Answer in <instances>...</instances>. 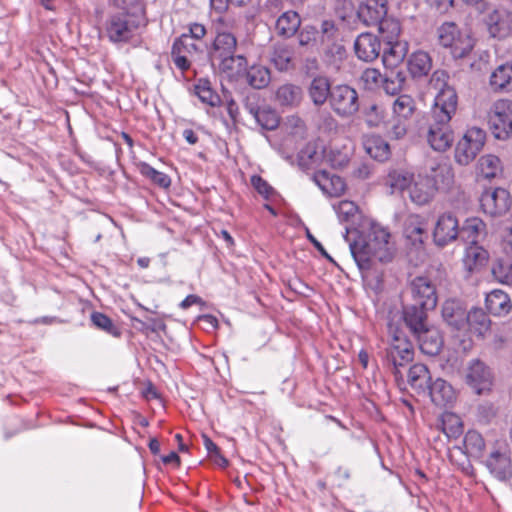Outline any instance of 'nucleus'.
<instances>
[{"label":"nucleus","mask_w":512,"mask_h":512,"mask_svg":"<svg viewBox=\"0 0 512 512\" xmlns=\"http://www.w3.org/2000/svg\"><path fill=\"white\" fill-rule=\"evenodd\" d=\"M361 83L367 90H375L382 83L383 78L379 70L367 68L361 75Z\"/></svg>","instance_id":"bf43d9fd"},{"label":"nucleus","mask_w":512,"mask_h":512,"mask_svg":"<svg viewBox=\"0 0 512 512\" xmlns=\"http://www.w3.org/2000/svg\"><path fill=\"white\" fill-rule=\"evenodd\" d=\"M449 76L443 70H437L430 79L431 86L437 90L434 104L431 108V119L451 121L458 106V96L455 89L447 84Z\"/></svg>","instance_id":"f03ea898"},{"label":"nucleus","mask_w":512,"mask_h":512,"mask_svg":"<svg viewBox=\"0 0 512 512\" xmlns=\"http://www.w3.org/2000/svg\"><path fill=\"white\" fill-rule=\"evenodd\" d=\"M465 309L457 300H447L442 307V317L444 321L454 329L461 331L465 329Z\"/></svg>","instance_id":"c85d7f7f"},{"label":"nucleus","mask_w":512,"mask_h":512,"mask_svg":"<svg viewBox=\"0 0 512 512\" xmlns=\"http://www.w3.org/2000/svg\"><path fill=\"white\" fill-rule=\"evenodd\" d=\"M414 175L404 170H393L386 178V185L390 187L391 193L409 190Z\"/></svg>","instance_id":"37998d69"},{"label":"nucleus","mask_w":512,"mask_h":512,"mask_svg":"<svg viewBox=\"0 0 512 512\" xmlns=\"http://www.w3.org/2000/svg\"><path fill=\"white\" fill-rule=\"evenodd\" d=\"M432 68V61L427 52L416 51L408 60V70L415 78L426 76Z\"/></svg>","instance_id":"4c0bfd02"},{"label":"nucleus","mask_w":512,"mask_h":512,"mask_svg":"<svg viewBox=\"0 0 512 512\" xmlns=\"http://www.w3.org/2000/svg\"><path fill=\"white\" fill-rule=\"evenodd\" d=\"M500 238L505 252L512 255V223L506 224L501 228Z\"/></svg>","instance_id":"774afa93"},{"label":"nucleus","mask_w":512,"mask_h":512,"mask_svg":"<svg viewBox=\"0 0 512 512\" xmlns=\"http://www.w3.org/2000/svg\"><path fill=\"white\" fill-rule=\"evenodd\" d=\"M364 149L367 154L377 161H385L389 158V144L379 136H369L364 140Z\"/></svg>","instance_id":"ea45409f"},{"label":"nucleus","mask_w":512,"mask_h":512,"mask_svg":"<svg viewBox=\"0 0 512 512\" xmlns=\"http://www.w3.org/2000/svg\"><path fill=\"white\" fill-rule=\"evenodd\" d=\"M378 29L386 43L392 41H400L398 38L401 28L400 23L397 20L385 17L378 24Z\"/></svg>","instance_id":"603ef678"},{"label":"nucleus","mask_w":512,"mask_h":512,"mask_svg":"<svg viewBox=\"0 0 512 512\" xmlns=\"http://www.w3.org/2000/svg\"><path fill=\"white\" fill-rule=\"evenodd\" d=\"M195 94L201 102L209 106H216L219 102L218 95L212 90L210 82L206 79L198 80L195 85Z\"/></svg>","instance_id":"864d4df0"},{"label":"nucleus","mask_w":512,"mask_h":512,"mask_svg":"<svg viewBox=\"0 0 512 512\" xmlns=\"http://www.w3.org/2000/svg\"><path fill=\"white\" fill-rule=\"evenodd\" d=\"M286 127L292 136L300 139H303L307 132L304 121L298 116L288 117L286 120Z\"/></svg>","instance_id":"680f3d73"},{"label":"nucleus","mask_w":512,"mask_h":512,"mask_svg":"<svg viewBox=\"0 0 512 512\" xmlns=\"http://www.w3.org/2000/svg\"><path fill=\"white\" fill-rule=\"evenodd\" d=\"M387 133L391 138L401 139L407 133V120L395 117L393 115L392 120L387 124Z\"/></svg>","instance_id":"052dcab7"},{"label":"nucleus","mask_w":512,"mask_h":512,"mask_svg":"<svg viewBox=\"0 0 512 512\" xmlns=\"http://www.w3.org/2000/svg\"><path fill=\"white\" fill-rule=\"evenodd\" d=\"M333 208L340 222L353 224L355 220L359 217L358 207L352 201H340L338 204H334Z\"/></svg>","instance_id":"09e8293b"},{"label":"nucleus","mask_w":512,"mask_h":512,"mask_svg":"<svg viewBox=\"0 0 512 512\" xmlns=\"http://www.w3.org/2000/svg\"><path fill=\"white\" fill-rule=\"evenodd\" d=\"M349 248L364 284L373 291L380 290L383 271L377 263L391 262L396 251L389 231L377 223H371L357 240L349 243Z\"/></svg>","instance_id":"f257e3e1"},{"label":"nucleus","mask_w":512,"mask_h":512,"mask_svg":"<svg viewBox=\"0 0 512 512\" xmlns=\"http://www.w3.org/2000/svg\"><path fill=\"white\" fill-rule=\"evenodd\" d=\"M244 77L246 82L255 89L265 88L271 81L270 70L262 65L247 67Z\"/></svg>","instance_id":"a19ab883"},{"label":"nucleus","mask_w":512,"mask_h":512,"mask_svg":"<svg viewBox=\"0 0 512 512\" xmlns=\"http://www.w3.org/2000/svg\"><path fill=\"white\" fill-rule=\"evenodd\" d=\"M383 51L382 62L386 68L393 70L404 60L408 45L405 41H392L386 43Z\"/></svg>","instance_id":"473e14b6"},{"label":"nucleus","mask_w":512,"mask_h":512,"mask_svg":"<svg viewBox=\"0 0 512 512\" xmlns=\"http://www.w3.org/2000/svg\"><path fill=\"white\" fill-rule=\"evenodd\" d=\"M486 308L495 316L507 315L512 309V302L507 293L495 289L486 295Z\"/></svg>","instance_id":"c756f323"},{"label":"nucleus","mask_w":512,"mask_h":512,"mask_svg":"<svg viewBox=\"0 0 512 512\" xmlns=\"http://www.w3.org/2000/svg\"><path fill=\"white\" fill-rule=\"evenodd\" d=\"M431 376L423 364H414L408 372V383L417 393L425 394L430 384Z\"/></svg>","instance_id":"c9c22d12"},{"label":"nucleus","mask_w":512,"mask_h":512,"mask_svg":"<svg viewBox=\"0 0 512 512\" xmlns=\"http://www.w3.org/2000/svg\"><path fill=\"white\" fill-rule=\"evenodd\" d=\"M317 30L313 26H305L299 33L298 40L301 46H308L315 42Z\"/></svg>","instance_id":"338daca9"},{"label":"nucleus","mask_w":512,"mask_h":512,"mask_svg":"<svg viewBox=\"0 0 512 512\" xmlns=\"http://www.w3.org/2000/svg\"><path fill=\"white\" fill-rule=\"evenodd\" d=\"M483 212L491 217L505 214L511 205L509 192L504 188L485 190L480 199Z\"/></svg>","instance_id":"9b49d317"},{"label":"nucleus","mask_w":512,"mask_h":512,"mask_svg":"<svg viewBox=\"0 0 512 512\" xmlns=\"http://www.w3.org/2000/svg\"><path fill=\"white\" fill-rule=\"evenodd\" d=\"M388 357L396 371L399 367L405 366L411 362L414 357L411 342L405 336L395 333L388 350Z\"/></svg>","instance_id":"ddd939ff"},{"label":"nucleus","mask_w":512,"mask_h":512,"mask_svg":"<svg viewBox=\"0 0 512 512\" xmlns=\"http://www.w3.org/2000/svg\"><path fill=\"white\" fill-rule=\"evenodd\" d=\"M492 275L498 282L512 285V261L497 260L492 266Z\"/></svg>","instance_id":"3c124183"},{"label":"nucleus","mask_w":512,"mask_h":512,"mask_svg":"<svg viewBox=\"0 0 512 512\" xmlns=\"http://www.w3.org/2000/svg\"><path fill=\"white\" fill-rule=\"evenodd\" d=\"M488 123L495 138L505 140L512 135V101L501 99L493 103Z\"/></svg>","instance_id":"423d86ee"},{"label":"nucleus","mask_w":512,"mask_h":512,"mask_svg":"<svg viewBox=\"0 0 512 512\" xmlns=\"http://www.w3.org/2000/svg\"><path fill=\"white\" fill-rule=\"evenodd\" d=\"M488 260V251L477 243H472L465 249L462 261L464 268L468 272L473 273L483 268L487 264Z\"/></svg>","instance_id":"cd10ccee"},{"label":"nucleus","mask_w":512,"mask_h":512,"mask_svg":"<svg viewBox=\"0 0 512 512\" xmlns=\"http://www.w3.org/2000/svg\"><path fill=\"white\" fill-rule=\"evenodd\" d=\"M411 289L416 305L424 309H434L436 307V289L428 278L416 277L411 283Z\"/></svg>","instance_id":"4468645a"},{"label":"nucleus","mask_w":512,"mask_h":512,"mask_svg":"<svg viewBox=\"0 0 512 512\" xmlns=\"http://www.w3.org/2000/svg\"><path fill=\"white\" fill-rule=\"evenodd\" d=\"M404 236L415 247L423 244L428 234L425 223L419 216L412 215L406 220Z\"/></svg>","instance_id":"72a5a7b5"},{"label":"nucleus","mask_w":512,"mask_h":512,"mask_svg":"<svg viewBox=\"0 0 512 512\" xmlns=\"http://www.w3.org/2000/svg\"><path fill=\"white\" fill-rule=\"evenodd\" d=\"M465 384L477 395H486L494 386V372L485 362L479 359L470 360L463 370Z\"/></svg>","instance_id":"20e7f679"},{"label":"nucleus","mask_w":512,"mask_h":512,"mask_svg":"<svg viewBox=\"0 0 512 512\" xmlns=\"http://www.w3.org/2000/svg\"><path fill=\"white\" fill-rule=\"evenodd\" d=\"M351 150L347 146H339L331 143L325 146V157L323 159V168H343L349 162Z\"/></svg>","instance_id":"2f4dec72"},{"label":"nucleus","mask_w":512,"mask_h":512,"mask_svg":"<svg viewBox=\"0 0 512 512\" xmlns=\"http://www.w3.org/2000/svg\"><path fill=\"white\" fill-rule=\"evenodd\" d=\"M140 172L143 176L149 178L155 184L162 188H168L171 184L169 176L163 172L154 169L147 163H141L139 166Z\"/></svg>","instance_id":"5fc2aeb1"},{"label":"nucleus","mask_w":512,"mask_h":512,"mask_svg":"<svg viewBox=\"0 0 512 512\" xmlns=\"http://www.w3.org/2000/svg\"><path fill=\"white\" fill-rule=\"evenodd\" d=\"M485 466L497 479L504 481L512 476L510 448L505 442H498L490 451Z\"/></svg>","instance_id":"6e6552de"},{"label":"nucleus","mask_w":512,"mask_h":512,"mask_svg":"<svg viewBox=\"0 0 512 512\" xmlns=\"http://www.w3.org/2000/svg\"><path fill=\"white\" fill-rule=\"evenodd\" d=\"M485 141L486 133L483 129L468 128L455 146L454 159L456 163L462 166L469 165L482 150Z\"/></svg>","instance_id":"39448f33"},{"label":"nucleus","mask_w":512,"mask_h":512,"mask_svg":"<svg viewBox=\"0 0 512 512\" xmlns=\"http://www.w3.org/2000/svg\"><path fill=\"white\" fill-rule=\"evenodd\" d=\"M421 306L413 305L404 310V321L414 335L429 327L427 323V311Z\"/></svg>","instance_id":"f704fd0d"},{"label":"nucleus","mask_w":512,"mask_h":512,"mask_svg":"<svg viewBox=\"0 0 512 512\" xmlns=\"http://www.w3.org/2000/svg\"><path fill=\"white\" fill-rule=\"evenodd\" d=\"M276 97L282 105L293 106L300 103L302 91L298 86L285 84L278 88Z\"/></svg>","instance_id":"a18cd8bd"},{"label":"nucleus","mask_w":512,"mask_h":512,"mask_svg":"<svg viewBox=\"0 0 512 512\" xmlns=\"http://www.w3.org/2000/svg\"><path fill=\"white\" fill-rule=\"evenodd\" d=\"M427 391L432 402L440 407L451 405L456 400V391L450 383L442 378L430 382Z\"/></svg>","instance_id":"aec40b11"},{"label":"nucleus","mask_w":512,"mask_h":512,"mask_svg":"<svg viewBox=\"0 0 512 512\" xmlns=\"http://www.w3.org/2000/svg\"><path fill=\"white\" fill-rule=\"evenodd\" d=\"M426 139L430 147L439 152L449 149L454 141V132L450 121L432 120L429 124Z\"/></svg>","instance_id":"f8f14e48"},{"label":"nucleus","mask_w":512,"mask_h":512,"mask_svg":"<svg viewBox=\"0 0 512 512\" xmlns=\"http://www.w3.org/2000/svg\"><path fill=\"white\" fill-rule=\"evenodd\" d=\"M330 105L339 116H352L359 109L358 94L348 85H337L330 92Z\"/></svg>","instance_id":"9d476101"},{"label":"nucleus","mask_w":512,"mask_h":512,"mask_svg":"<svg viewBox=\"0 0 512 512\" xmlns=\"http://www.w3.org/2000/svg\"><path fill=\"white\" fill-rule=\"evenodd\" d=\"M405 77L401 72L391 70L382 81L387 94L395 95L401 91Z\"/></svg>","instance_id":"6e6d98bb"},{"label":"nucleus","mask_w":512,"mask_h":512,"mask_svg":"<svg viewBox=\"0 0 512 512\" xmlns=\"http://www.w3.org/2000/svg\"><path fill=\"white\" fill-rule=\"evenodd\" d=\"M301 25V17L296 11L288 10L278 16L275 30L279 36L291 38Z\"/></svg>","instance_id":"7c9ffc66"},{"label":"nucleus","mask_w":512,"mask_h":512,"mask_svg":"<svg viewBox=\"0 0 512 512\" xmlns=\"http://www.w3.org/2000/svg\"><path fill=\"white\" fill-rule=\"evenodd\" d=\"M430 180L436 191L450 192L455 184L454 170L448 162H439L430 169Z\"/></svg>","instance_id":"6ab92c4d"},{"label":"nucleus","mask_w":512,"mask_h":512,"mask_svg":"<svg viewBox=\"0 0 512 512\" xmlns=\"http://www.w3.org/2000/svg\"><path fill=\"white\" fill-rule=\"evenodd\" d=\"M91 321L96 327L109 333H113L115 329L111 319L102 313L94 312L91 315Z\"/></svg>","instance_id":"69168bd1"},{"label":"nucleus","mask_w":512,"mask_h":512,"mask_svg":"<svg viewBox=\"0 0 512 512\" xmlns=\"http://www.w3.org/2000/svg\"><path fill=\"white\" fill-rule=\"evenodd\" d=\"M486 225L485 223L477 217L468 218L460 231L462 230L463 234L466 235V240L472 243H477V239L480 235L484 234Z\"/></svg>","instance_id":"8fccbe9b"},{"label":"nucleus","mask_w":512,"mask_h":512,"mask_svg":"<svg viewBox=\"0 0 512 512\" xmlns=\"http://www.w3.org/2000/svg\"><path fill=\"white\" fill-rule=\"evenodd\" d=\"M489 34L495 38H505L511 33L512 16L506 10H494L487 17Z\"/></svg>","instance_id":"412c9836"},{"label":"nucleus","mask_w":512,"mask_h":512,"mask_svg":"<svg viewBox=\"0 0 512 512\" xmlns=\"http://www.w3.org/2000/svg\"><path fill=\"white\" fill-rule=\"evenodd\" d=\"M237 48V39L230 32H219L213 42L210 57L212 62H216L224 57L235 54Z\"/></svg>","instance_id":"a878e982"},{"label":"nucleus","mask_w":512,"mask_h":512,"mask_svg":"<svg viewBox=\"0 0 512 512\" xmlns=\"http://www.w3.org/2000/svg\"><path fill=\"white\" fill-rule=\"evenodd\" d=\"M313 179L323 193L330 197H339L345 191L344 180L337 175H330L325 170L317 171Z\"/></svg>","instance_id":"393cba45"},{"label":"nucleus","mask_w":512,"mask_h":512,"mask_svg":"<svg viewBox=\"0 0 512 512\" xmlns=\"http://www.w3.org/2000/svg\"><path fill=\"white\" fill-rule=\"evenodd\" d=\"M489 85L494 92L512 91V61L500 64L490 75Z\"/></svg>","instance_id":"bb28decb"},{"label":"nucleus","mask_w":512,"mask_h":512,"mask_svg":"<svg viewBox=\"0 0 512 512\" xmlns=\"http://www.w3.org/2000/svg\"><path fill=\"white\" fill-rule=\"evenodd\" d=\"M331 90L329 80L326 77H316L311 81L308 93L312 102L320 106L326 102L328 96L330 97Z\"/></svg>","instance_id":"79ce46f5"},{"label":"nucleus","mask_w":512,"mask_h":512,"mask_svg":"<svg viewBox=\"0 0 512 512\" xmlns=\"http://www.w3.org/2000/svg\"><path fill=\"white\" fill-rule=\"evenodd\" d=\"M184 40H185V38H177L173 43L172 51H171V57H172L173 63L182 72L188 70L190 68V64H191L189 57H186L184 54H180V51H179V47H181V45L182 46L184 45L186 48L188 47Z\"/></svg>","instance_id":"13d9d810"},{"label":"nucleus","mask_w":512,"mask_h":512,"mask_svg":"<svg viewBox=\"0 0 512 512\" xmlns=\"http://www.w3.org/2000/svg\"><path fill=\"white\" fill-rule=\"evenodd\" d=\"M251 184L265 199H269L274 194V189L258 175L251 177Z\"/></svg>","instance_id":"0e129e2a"},{"label":"nucleus","mask_w":512,"mask_h":512,"mask_svg":"<svg viewBox=\"0 0 512 512\" xmlns=\"http://www.w3.org/2000/svg\"><path fill=\"white\" fill-rule=\"evenodd\" d=\"M392 110L395 117L408 120L415 111V101L409 95H400L394 100Z\"/></svg>","instance_id":"c03bdc74"},{"label":"nucleus","mask_w":512,"mask_h":512,"mask_svg":"<svg viewBox=\"0 0 512 512\" xmlns=\"http://www.w3.org/2000/svg\"><path fill=\"white\" fill-rule=\"evenodd\" d=\"M438 43L448 49L453 58L466 57L474 48L475 40L471 32L461 29L453 22H445L437 29Z\"/></svg>","instance_id":"7ed1b4c3"},{"label":"nucleus","mask_w":512,"mask_h":512,"mask_svg":"<svg viewBox=\"0 0 512 512\" xmlns=\"http://www.w3.org/2000/svg\"><path fill=\"white\" fill-rule=\"evenodd\" d=\"M485 447V442L480 433L470 430L464 437V448L467 454L472 457H481Z\"/></svg>","instance_id":"de8ad7c7"},{"label":"nucleus","mask_w":512,"mask_h":512,"mask_svg":"<svg viewBox=\"0 0 512 512\" xmlns=\"http://www.w3.org/2000/svg\"><path fill=\"white\" fill-rule=\"evenodd\" d=\"M441 427L444 434L449 438H457L463 431L460 417L451 412L443 413Z\"/></svg>","instance_id":"49530a36"},{"label":"nucleus","mask_w":512,"mask_h":512,"mask_svg":"<svg viewBox=\"0 0 512 512\" xmlns=\"http://www.w3.org/2000/svg\"><path fill=\"white\" fill-rule=\"evenodd\" d=\"M491 321L487 314L479 308L470 310L465 317V329L478 337L484 338L490 331Z\"/></svg>","instance_id":"b1692460"},{"label":"nucleus","mask_w":512,"mask_h":512,"mask_svg":"<svg viewBox=\"0 0 512 512\" xmlns=\"http://www.w3.org/2000/svg\"><path fill=\"white\" fill-rule=\"evenodd\" d=\"M435 193L436 188L432 186L430 178L421 175L414 176L408 190L411 201L417 205L429 203Z\"/></svg>","instance_id":"a211bd4d"},{"label":"nucleus","mask_w":512,"mask_h":512,"mask_svg":"<svg viewBox=\"0 0 512 512\" xmlns=\"http://www.w3.org/2000/svg\"><path fill=\"white\" fill-rule=\"evenodd\" d=\"M415 336L421 352L426 355L435 356L439 354L443 347L442 335L439 329L434 326H429Z\"/></svg>","instance_id":"4be33fe9"},{"label":"nucleus","mask_w":512,"mask_h":512,"mask_svg":"<svg viewBox=\"0 0 512 512\" xmlns=\"http://www.w3.org/2000/svg\"><path fill=\"white\" fill-rule=\"evenodd\" d=\"M250 112L253 114L255 120L259 125L267 130H273L278 126V117L275 112L270 110H253Z\"/></svg>","instance_id":"4d7b16f0"},{"label":"nucleus","mask_w":512,"mask_h":512,"mask_svg":"<svg viewBox=\"0 0 512 512\" xmlns=\"http://www.w3.org/2000/svg\"><path fill=\"white\" fill-rule=\"evenodd\" d=\"M325 157V145L320 141L309 142L298 153V163L303 169H323V159Z\"/></svg>","instance_id":"dca6fc26"},{"label":"nucleus","mask_w":512,"mask_h":512,"mask_svg":"<svg viewBox=\"0 0 512 512\" xmlns=\"http://www.w3.org/2000/svg\"><path fill=\"white\" fill-rule=\"evenodd\" d=\"M502 172V163L494 154L482 155L477 162V173L485 179L497 177Z\"/></svg>","instance_id":"58836bf2"},{"label":"nucleus","mask_w":512,"mask_h":512,"mask_svg":"<svg viewBox=\"0 0 512 512\" xmlns=\"http://www.w3.org/2000/svg\"><path fill=\"white\" fill-rule=\"evenodd\" d=\"M356 56L365 62H371L378 58L381 44L377 36L371 33H361L354 42Z\"/></svg>","instance_id":"f3484780"},{"label":"nucleus","mask_w":512,"mask_h":512,"mask_svg":"<svg viewBox=\"0 0 512 512\" xmlns=\"http://www.w3.org/2000/svg\"><path fill=\"white\" fill-rule=\"evenodd\" d=\"M141 21L134 15L121 13L113 15L106 24V33L114 43L128 42L136 33Z\"/></svg>","instance_id":"0eeeda50"},{"label":"nucleus","mask_w":512,"mask_h":512,"mask_svg":"<svg viewBox=\"0 0 512 512\" xmlns=\"http://www.w3.org/2000/svg\"><path fill=\"white\" fill-rule=\"evenodd\" d=\"M460 233L458 218L452 212L438 215L432 230L433 242L438 247H445L457 240Z\"/></svg>","instance_id":"1a4fd4ad"},{"label":"nucleus","mask_w":512,"mask_h":512,"mask_svg":"<svg viewBox=\"0 0 512 512\" xmlns=\"http://www.w3.org/2000/svg\"><path fill=\"white\" fill-rule=\"evenodd\" d=\"M387 0H365L357 10L359 20L366 26L378 25L387 15Z\"/></svg>","instance_id":"2eb2a0df"},{"label":"nucleus","mask_w":512,"mask_h":512,"mask_svg":"<svg viewBox=\"0 0 512 512\" xmlns=\"http://www.w3.org/2000/svg\"><path fill=\"white\" fill-rule=\"evenodd\" d=\"M293 50L283 43L273 45L269 60L279 71H286L292 67Z\"/></svg>","instance_id":"e433bc0d"},{"label":"nucleus","mask_w":512,"mask_h":512,"mask_svg":"<svg viewBox=\"0 0 512 512\" xmlns=\"http://www.w3.org/2000/svg\"><path fill=\"white\" fill-rule=\"evenodd\" d=\"M219 71L232 80H238L244 76L247 70V59L243 55H230L213 63Z\"/></svg>","instance_id":"5701e85b"},{"label":"nucleus","mask_w":512,"mask_h":512,"mask_svg":"<svg viewBox=\"0 0 512 512\" xmlns=\"http://www.w3.org/2000/svg\"><path fill=\"white\" fill-rule=\"evenodd\" d=\"M365 122L369 127H378L384 119V113L380 106L376 104H372L369 106L365 112Z\"/></svg>","instance_id":"e2e57ef3"}]
</instances>
